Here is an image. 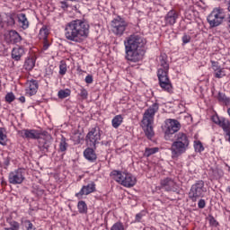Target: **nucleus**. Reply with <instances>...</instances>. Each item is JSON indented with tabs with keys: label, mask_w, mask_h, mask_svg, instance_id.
I'll return each mask as SVG.
<instances>
[{
	"label": "nucleus",
	"mask_w": 230,
	"mask_h": 230,
	"mask_svg": "<svg viewBox=\"0 0 230 230\" xmlns=\"http://www.w3.org/2000/svg\"><path fill=\"white\" fill-rule=\"evenodd\" d=\"M91 25L85 20L76 19L65 24L64 35L66 40L82 44L89 37Z\"/></svg>",
	"instance_id": "1"
},
{
	"label": "nucleus",
	"mask_w": 230,
	"mask_h": 230,
	"mask_svg": "<svg viewBox=\"0 0 230 230\" xmlns=\"http://www.w3.org/2000/svg\"><path fill=\"white\" fill-rule=\"evenodd\" d=\"M125 58L134 64L141 62L145 57V39L137 34H132L124 40Z\"/></svg>",
	"instance_id": "2"
},
{
	"label": "nucleus",
	"mask_w": 230,
	"mask_h": 230,
	"mask_svg": "<svg viewBox=\"0 0 230 230\" xmlns=\"http://www.w3.org/2000/svg\"><path fill=\"white\" fill-rule=\"evenodd\" d=\"M160 67L158 68L157 76L159 80V85L166 93H173V86L170 78H168V71L170 70V65L168 64V57L166 54H161L159 57Z\"/></svg>",
	"instance_id": "3"
},
{
	"label": "nucleus",
	"mask_w": 230,
	"mask_h": 230,
	"mask_svg": "<svg viewBox=\"0 0 230 230\" xmlns=\"http://www.w3.org/2000/svg\"><path fill=\"white\" fill-rule=\"evenodd\" d=\"M159 111V103H153L143 115L142 119V127L147 139H152L155 133L154 132V118L155 117V113Z\"/></svg>",
	"instance_id": "4"
},
{
	"label": "nucleus",
	"mask_w": 230,
	"mask_h": 230,
	"mask_svg": "<svg viewBox=\"0 0 230 230\" xmlns=\"http://www.w3.org/2000/svg\"><path fill=\"white\" fill-rule=\"evenodd\" d=\"M190 147V137L184 132H179L174 135V141L171 146L172 159H178L180 155L185 154Z\"/></svg>",
	"instance_id": "5"
},
{
	"label": "nucleus",
	"mask_w": 230,
	"mask_h": 230,
	"mask_svg": "<svg viewBox=\"0 0 230 230\" xmlns=\"http://www.w3.org/2000/svg\"><path fill=\"white\" fill-rule=\"evenodd\" d=\"M111 177L124 188H134L137 182L135 176L127 171L114 170L111 172Z\"/></svg>",
	"instance_id": "6"
},
{
	"label": "nucleus",
	"mask_w": 230,
	"mask_h": 230,
	"mask_svg": "<svg viewBox=\"0 0 230 230\" xmlns=\"http://www.w3.org/2000/svg\"><path fill=\"white\" fill-rule=\"evenodd\" d=\"M208 189L204 184V181L199 180L190 186L189 190V199L192 202H197L199 199L204 198Z\"/></svg>",
	"instance_id": "7"
},
{
	"label": "nucleus",
	"mask_w": 230,
	"mask_h": 230,
	"mask_svg": "<svg viewBox=\"0 0 230 230\" xmlns=\"http://www.w3.org/2000/svg\"><path fill=\"white\" fill-rule=\"evenodd\" d=\"M224 19H226V13H224V9L220 7H215L207 17L210 28L220 26L224 22Z\"/></svg>",
	"instance_id": "8"
},
{
	"label": "nucleus",
	"mask_w": 230,
	"mask_h": 230,
	"mask_svg": "<svg viewBox=\"0 0 230 230\" xmlns=\"http://www.w3.org/2000/svg\"><path fill=\"white\" fill-rule=\"evenodd\" d=\"M85 141L88 146L96 149V146L100 145V141H102V129H100V127L92 128L85 137Z\"/></svg>",
	"instance_id": "9"
},
{
	"label": "nucleus",
	"mask_w": 230,
	"mask_h": 230,
	"mask_svg": "<svg viewBox=\"0 0 230 230\" xmlns=\"http://www.w3.org/2000/svg\"><path fill=\"white\" fill-rule=\"evenodd\" d=\"M128 27V22L119 16L111 21V31L116 37H123Z\"/></svg>",
	"instance_id": "10"
},
{
	"label": "nucleus",
	"mask_w": 230,
	"mask_h": 230,
	"mask_svg": "<svg viewBox=\"0 0 230 230\" xmlns=\"http://www.w3.org/2000/svg\"><path fill=\"white\" fill-rule=\"evenodd\" d=\"M181 130V122L177 119H168L165 121L164 139L170 141L172 136Z\"/></svg>",
	"instance_id": "11"
},
{
	"label": "nucleus",
	"mask_w": 230,
	"mask_h": 230,
	"mask_svg": "<svg viewBox=\"0 0 230 230\" xmlns=\"http://www.w3.org/2000/svg\"><path fill=\"white\" fill-rule=\"evenodd\" d=\"M25 175L26 170L23 168L15 169L14 171L9 172L8 181L13 185L22 184L26 179Z\"/></svg>",
	"instance_id": "12"
},
{
	"label": "nucleus",
	"mask_w": 230,
	"mask_h": 230,
	"mask_svg": "<svg viewBox=\"0 0 230 230\" xmlns=\"http://www.w3.org/2000/svg\"><path fill=\"white\" fill-rule=\"evenodd\" d=\"M38 139V148L40 152H48L49 150V145L51 143L49 140L51 139V135L49 134L47 131H43L40 133V137Z\"/></svg>",
	"instance_id": "13"
},
{
	"label": "nucleus",
	"mask_w": 230,
	"mask_h": 230,
	"mask_svg": "<svg viewBox=\"0 0 230 230\" xmlns=\"http://www.w3.org/2000/svg\"><path fill=\"white\" fill-rule=\"evenodd\" d=\"M160 185L162 190L165 191H178L179 190V184L177 181L171 177L164 178L160 181Z\"/></svg>",
	"instance_id": "14"
},
{
	"label": "nucleus",
	"mask_w": 230,
	"mask_h": 230,
	"mask_svg": "<svg viewBox=\"0 0 230 230\" xmlns=\"http://www.w3.org/2000/svg\"><path fill=\"white\" fill-rule=\"evenodd\" d=\"M96 191V183L91 181L87 185H84L79 192L75 193V197L79 199H84V195H91Z\"/></svg>",
	"instance_id": "15"
},
{
	"label": "nucleus",
	"mask_w": 230,
	"mask_h": 230,
	"mask_svg": "<svg viewBox=\"0 0 230 230\" xmlns=\"http://www.w3.org/2000/svg\"><path fill=\"white\" fill-rule=\"evenodd\" d=\"M18 134L23 139H37L40 137L41 132L37 129H22L18 131Z\"/></svg>",
	"instance_id": "16"
},
{
	"label": "nucleus",
	"mask_w": 230,
	"mask_h": 230,
	"mask_svg": "<svg viewBox=\"0 0 230 230\" xmlns=\"http://www.w3.org/2000/svg\"><path fill=\"white\" fill-rule=\"evenodd\" d=\"M215 78H224L226 76V69L220 66L218 61H210Z\"/></svg>",
	"instance_id": "17"
},
{
	"label": "nucleus",
	"mask_w": 230,
	"mask_h": 230,
	"mask_svg": "<svg viewBox=\"0 0 230 230\" xmlns=\"http://www.w3.org/2000/svg\"><path fill=\"white\" fill-rule=\"evenodd\" d=\"M177 19H179V13L172 9L165 14L164 22L166 26H173L177 22Z\"/></svg>",
	"instance_id": "18"
},
{
	"label": "nucleus",
	"mask_w": 230,
	"mask_h": 230,
	"mask_svg": "<svg viewBox=\"0 0 230 230\" xmlns=\"http://www.w3.org/2000/svg\"><path fill=\"white\" fill-rule=\"evenodd\" d=\"M39 91V82L37 80H30L26 83L25 93L28 96H34Z\"/></svg>",
	"instance_id": "19"
},
{
	"label": "nucleus",
	"mask_w": 230,
	"mask_h": 230,
	"mask_svg": "<svg viewBox=\"0 0 230 230\" xmlns=\"http://www.w3.org/2000/svg\"><path fill=\"white\" fill-rule=\"evenodd\" d=\"M21 40H22V38L16 31H10L8 34L5 35V41L8 44H18Z\"/></svg>",
	"instance_id": "20"
},
{
	"label": "nucleus",
	"mask_w": 230,
	"mask_h": 230,
	"mask_svg": "<svg viewBox=\"0 0 230 230\" xmlns=\"http://www.w3.org/2000/svg\"><path fill=\"white\" fill-rule=\"evenodd\" d=\"M212 119L214 123H216V125H219L221 128H223L224 132H227V130H229V127H230L229 119L224 117L220 118L218 116H214Z\"/></svg>",
	"instance_id": "21"
},
{
	"label": "nucleus",
	"mask_w": 230,
	"mask_h": 230,
	"mask_svg": "<svg viewBox=\"0 0 230 230\" xmlns=\"http://www.w3.org/2000/svg\"><path fill=\"white\" fill-rule=\"evenodd\" d=\"M24 48L22 47H16L13 48L12 50V59L15 60L16 62H19V60H21V58H22L24 56Z\"/></svg>",
	"instance_id": "22"
},
{
	"label": "nucleus",
	"mask_w": 230,
	"mask_h": 230,
	"mask_svg": "<svg viewBox=\"0 0 230 230\" xmlns=\"http://www.w3.org/2000/svg\"><path fill=\"white\" fill-rule=\"evenodd\" d=\"M16 17L18 19L19 26H21L22 30H28V28H30V22L25 13H18Z\"/></svg>",
	"instance_id": "23"
},
{
	"label": "nucleus",
	"mask_w": 230,
	"mask_h": 230,
	"mask_svg": "<svg viewBox=\"0 0 230 230\" xmlns=\"http://www.w3.org/2000/svg\"><path fill=\"white\" fill-rule=\"evenodd\" d=\"M84 155L87 161H90V163H94L96 161L97 156L96 153L94 152V149L92 147H88L84 151Z\"/></svg>",
	"instance_id": "24"
},
{
	"label": "nucleus",
	"mask_w": 230,
	"mask_h": 230,
	"mask_svg": "<svg viewBox=\"0 0 230 230\" xmlns=\"http://www.w3.org/2000/svg\"><path fill=\"white\" fill-rule=\"evenodd\" d=\"M23 67H24V69H26V71H31V69H33V67H35V58H26Z\"/></svg>",
	"instance_id": "25"
},
{
	"label": "nucleus",
	"mask_w": 230,
	"mask_h": 230,
	"mask_svg": "<svg viewBox=\"0 0 230 230\" xmlns=\"http://www.w3.org/2000/svg\"><path fill=\"white\" fill-rule=\"evenodd\" d=\"M121 123H123V116L121 115H116L111 120L113 128H119Z\"/></svg>",
	"instance_id": "26"
},
{
	"label": "nucleus",
	"mask_w": 230,
	"mask_h": 230,
	"mask_svg": "<svg viewBox=\"0 0 230 230\" xmlns=\"http://www.w3.org/2000/svg\"><path fill=\"white\" fill-rule=\"evenodd\" d=\"M218 102L224 103L226 107L230 105V97L226 96V93L219 92L217 95Z\"/></svg>",
	"instance_id": "27"
},
{
	"label": "nucleus",
	"mask_w": 230,
	"mask_h": 230,
	"mask_svg": "<svg viewBox=\"0 0 230 230\" xmlns=\"http://www.w3.org/2000/svg\"><path fill=\"white\" fill-rule=\"evenodd\" d=\"M6 143H8L6 129L0 128V145H2V146H6Z\"/></svg>",
	"instance_id": "28"
},
{
	"label": "nucleus",
	"mask_w": 230,
	"mask_h": 230,
	"mask_svg": "<svg viewBox=\"0 0 230 230\" xmlns=\"http://www.w3.org/2000/svg\"><path fill=\"white\" fill-rule=\"evenodd\" d=\"M15 13H8L5 16L4 22L7 26H15Z\"/></svg>",
	"instance_id": "29"
},
{
	"label": "nucleus",
	"mask_w": 230,
	"mask_h": 230,
	"mask_svg": "<svg viewBox=\"0 0 230 230\" xmlns=\"http://www.w3.org/2000/svg\"><path fill=\"white\" fill-rule=\"evenodd\" d=\"M77 208H78V212L81 215H86L87 213V204L85 203V201L81 200L77 203Z\"/></svg>",
	"instance_id": "30"
},
{
	"label": "nucleus",
	"mask_w": 230,
	"mask_h": 230,
	"mask_svg": "<svg viewBox=\"0 0 230 230\" xmlns=\"http://www.w3.org/2000/svg\"><path fill=\"white\" fill-rule=\"evenodd\" d=\"M48 35H49V31L48 30V27L43 26L40 30L39 39H40L41 40H46V39H48Z\"/></svg>",
	"instance_id": "31"
},
{
	"label": "nucleus",
	"mask_w": 230,
	"mask_h": 230,
	"mask_svg": "<svg viewBox=\"0 0 230 230\" xmlns=\"http://www.w3.org/2000/svg\"><path fill=\"white\" fill-rule=\"evenodd\" d=\"M68 96H71V90H69V89L59 90L58 93V97L60 100H64V99L67 98Z\"/></svg>",
	"instance_id": "32"
},
{
	"label": "nucleus",
	"mask_w": 230,
	"mask_h": 230,
	"mask_svg": "<svg viewBox=\"0 0 230 230\" xmlns=\"http://www.w3.org/2000/svg\"><path fill=\"white\" fill-rule=\"evenodd\" d=\"M157 152H159V147H146L144 155L145 157H150V155H154Z\"/></svg>",
	"instance_id": "33"
},
{
	"label": "nucleus",
	"mask_w": 230,
	"mask_h": 230,
	"mask_svg": "<svg viewBox=\"0 0 230 230\" xmlns=\"http://www.w3.org/2000/svg\"><path fill=\"white\" fill-rule=\"evenodd\" d=\"M194 150L199 154L200 152H204V146L202 145V142L199 140L194 141Z\"/></svg>",
	"instance_id": "34"
},
{
	"label": "nucleus",
	"mask_w": 230,
	"mask_h": 230,
	"mask_svg": "<svg viewBox=\"0 0 230 230\" xmlns=\"http://www.w3.org/2000/svg\"><path fill=\"white\" fill-rule=\"evenodd\" d=\"M67 146H68V145H67L66 137H62L60 143H59L60 152H66V150H67Z\"/></svg>",
	"instance_id": "35"
},
{
	"label": "nucleus",
	"mask_w": 230,
	"mask_h": 230,
	"mask_svg": "<svg viewBox=\"0 0 230 230\" xmlns=\"http://www.w3.org/2000/svg\"><path fill=\"white\" fill-rule=\"evenodd\" d=\"M66 73H67V64H66L64 61H61L59 64V75L64 76Z\"/></svg>",
	"instance_id": "36"
},
{
	"label": "nucleus",
	"mask_w": 230,
	"mask_h": 230,
	"mask_svg": "<svg viewBox=\"0 0 230 230\" xmlns=\"http://www.w3.org/2000/svg\"><path fill=\"white\" fill-rule=\"evenodd\" d=\"M78 94L81 100H87V98H89V92H87L85 88H81Z\"/></svg>",
	"instance_id": "37"
},
{
	"label": "nucleus",
	"mask_w": 230,
	"mask_h": 230,
	"mask_svg": "<svg viewBox=\"0 0 230 230\" xmlns=\"http://www.w3.org/2000/svg\"><path fill=\"white\" fill-rule=\"evenodd\" d=\"M111 230H125V226H123V223L121 222H117L113 224Z\"/></svg>",
	"instance_id": "38"
},
{
	"label": "nucleus",
	"mask_w": 230,
	"mask_h": 230,
	"mask_svg": "<svg viewBox=\"0 0 230 230\" xmlns=\"http://www.w3.org/2000/svg\"><path fill=\"white\" fill-rule=\"evenodd\" d=\"M15 100V94H13V93H8L5 95V102H7V103H12V102H13Z\"/></svg>",
	"instance_id": "39"
},
{
	"label": "nucleus",
	"mask_w": 230,
	"mask_h": 230,
	"mask_svg": "<svg viewBox=\"0 0 230 230\" xmlns=\"http://www.w3.org/2000/svg\"><path fill=\"white\" fill-rule=\"evenodd\" d=\"M25 227L27 230H36L37 228L33 226V223L30 220H25Z\"/></svg>",
	"instance_id": "40"
},
{
	"label": "nucleus",
	"mask_w": 230,
	"mask_h": 230,
	"mask_svg": "<svg viewBox=\"0 0 230 230\" xmlns=\"http://www.w3.org/2000/svg\"><path fill=\"white\" fill-rule=\"evenodd\" d=\"M53 73H54L53 66H49L45 70V75L46 76H49V78H50V76H53Z\"/></svg>",
	"instance_id": "41"
},
{
	"label": "nucleus",
	"mask_w": 230,
	"mask_h": 230,
	"mask_svg": "<svg viewBox=\"0 0 230 230\" xmlns=\"http://www.w3.org/2000/svg\"><path fill=\"white\" fill-rule=\"evenodd\" d=\"M208 222L210 224V226H214L215 227H217V226H218V222H217V219H215V217L213 216H208Z\"/></svg>",
	"instance_id": "42"
},
{
	"label": "nucleus",
	"mask_w": 230,
	"mask_h": 230,
	"mask_svg": "<svg viewBox=\"0 0 230 230\" xmlns=\"http://www.w3.org/2000/svg\"><path fill=\"white\" fill-rule=\"evenodd\" d=\"M198 208L199 209H204V208H206V200L203 199H199L198 202Z\"/></svg>",
	"instance_id": "43"
},
{
	"label": "nucleus",
	"mask_w": 230,
	"mask_h": 230,
	"mask_svg": "<svg viewBox=\"0 0 230 230\" xmlns=\"http://www.w3.org/2000/svg\"><path fill=\"white\" fill-rule=\"evenodd\" d=\"M190 40H191V37L190 35H186V34L183 35V37H182L183 44H188L190 42Z\"/></svg>",
	"instance_id": "44"
},
{
	"label": "nucleus",
	"mask_w": 230,
	"mask_h": 230,
	"mask_svg": "<svg viewBox=\"0 0 230 230\" xmlns=\"http://www.w3.org/2000/svg\"><path fill=\"white\" fill-rule=\"evenodd\" d=\"M145 217V212H140L136 215V222H141V219Z\"/></svg>",
	"instance_id": "45"
},
{
	"label": "nucleus",
	"mask_w": 230,
	"mask_h": 230,
	"mask_svg": "<svg viewBox=\"0 0 230 230\" xmlns=\"http://www.w3.org/2000/svg\"><path fill=\"white\" fill-rule=\"evenodd\" d=\"M84 82L86 84H93V75H86Z\"/></svg>",
	"instance_id": "46"
},
{
	"label": "nucleus",
	"mask_w": 230,
	"mask_h": 230,
	"mask_svg": "<svg viewBox=\"0 0 230 230\" xmlns=\"http://www.w3.org/2000/svg\"><path fill=\"white\" fill-rule=\"evenodd\" d=\"M19 229V223L14 222L13 227L4 228V230H18Z\"/></svg>",
	"instance_id": "47"
},
{
	"label": "nucleus",
	"mask_w": 230,
	"mask_h": 230,
	"mask_svg": "<svg viewBox=\"0 0 230 230\" xmlns=\"http://www.w3.org/2000/svg\"><path fill=\"white\" fill-rule=\"evenodd\" d=\"M61 8L63 10H66V9L69 8V5L67 4V2H61Z\"/></svg>",
	"instance_id": "48"
},
{
	"label": "nucleus",
	"mask_w": 230,
	"mask_h": 230,
	"mask_svg": "<svg viewBox=\"0 0 230 230\" xmlns=\"http://www.w3.org/2000/svg\"><path fill=\"white\" fill-rule=\"evenodd\" d=\"M226 132V136L227 137V141L230 143V129H228L227 131H225Z\"/></svg>",
	"instance_id": "49"
},
{
	"label": "nucleus",
	"mask_w": 230,
	"mask_h": 230,
	"mask_svg": "<svg viewBox=\"0 0 230 230\" xmlns=\"http://www.w3.org/2000/svg\"><path fill=\"white\" fill-rule=\"evenodd\" d=\"M19 102H21V103H24L26 102V98L24 96H21L19 98Z\"/></svg>",
	"instance_id": "50"
},
{
	"label": "nucleus",
	"mask_w": 230,
	"mask_h": 230,
	"mask_svg": "<svg viewBox=\"0 0 230 230\" xmlns=\"http://www.w3.org/2000/svg\"><path fill=\"white\" fill-rule=\"evenodd\" d=\"M227 24H228V28L230 29V14L227 17Z\"/></svg>",
	"instance_id": "51"
},
{
	"label": "nucleus",
	"mask_w": 230,
	"mask_h": 230,
	"mask_svg": "<svg viewBox=\"0 0 230 230\" xmlns=\"http://www.w3.org/2000/svg\"><path fill=\"white\" fill-rule=\"evenodd\" d=\"M48 48H49V45H44V49H48Z\"/></svg>",
	"instance_id": "52"
},
{
	"label": "nucleus",
	"mask_w": 230,
	"mask_h": 230,
	"mask_svg": "<svg viewBox=\"0 0 230 230\" xmlns=\"http://www.w3.org/2000/svg\"><path fill=\"white\" fill-rule=\"evenodd\" d=\"M226 191H227L228 193H230V186H228V187L226 188Z\"/></svg>",
	"instance_id": "53"
}]
</instances>
